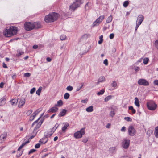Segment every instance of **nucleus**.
<instances>
[{
    "mask_svg": "<svg viewBox=\"0 0 158 158\" xmlns=\"http://www.w3.org/2000/svg\"><path fill=\"white\" fill-rule=\"evenodd\" d=\"M46 60L48 62H50L51 61L52 59L50 57H47Z\"/></svg>",
    "mask_w": 158,
    "mask_h": 158,
    "instance_id": "774afa93",
    "label": "nucleus"
},
{
    "mask_svg": "<svg viewBox=\"0 0 158 158\" xmlns=\"http://www.w3.org/2000/svg\"><path fill=\"white\" fill-rule=\"evenodd\" d=\"M77 3L75 2H74L72 5H70V8L73 10H74L76 8L79 7V6H77Z\"/></svg>",
    "mask_w": 158,
    "mask_h": 158,
    "instance_id": "a211bd4d",
    "label": "nucleus"
},
{
    "mask_svg": "<svg viewBox=\"0 0 158 158\" xmlns=\"http://www.w3.org/2000/svg\"><path fill=\"white\" fill-rule=\"evenodd\" d=\"M25 102V100L24 98H22L20 99L18 104V107L19 108L23 106Z\"/></svg>",
    "mask_w": 158,
    "mask_h": 158,
    "instance_id": "4468645a",
    "label": "nucleus"
},
{
    "mask_svg": "<svg viewBox=\"0 0 158 158\" xmlns=\"http://www.w3.org/2000/svg\"><path fill=\"white\" fill-rule=\"evenodd\" d=\"M40 117H39V118L35 121L32 124L31 127H33L34 125L35 124H36V125L35 127L34 128V130L33 131V133H35V135H36L37 133V131H36L37 130L40 128V127L41 125L43 123V121L41 120L38 122V121L40 119Z\"/></svg>",
    "mask_w": 158,
    "mask_h": 158,
    "instance_id": "7ed1b4c3",
    "label": "nucleus"
},
{
    "mask_svg": "<svg viewBox=\"0 0 158 158\" xmlns=\"http://www.w3.org/2000/svg\"><path fill=\"white\" fill-rule=\"evenodd\" d=\"M58 110V108L56 107H54L50 108L48 111V112L54 113L56 112Z\"/></svg>",
    "mask_w": 158,
    "mask_h": 158,
    "instance_id": "6ab92c4d",
    "label": "nucleus"
},
{
    "mask_svg": "<svg viewBox=\"0 0 158 158\" xmlns=\"http://www.w3.org/2000/svg\"><path fill=\"white\" fill-rule=\"evenodd\" d=\"M70 96L69 94L68 93H65L64 96V98L65 99H68Z\"/></svg>",
    "mask_w": 158,
    "mask_h": 158,
    "instance_id": "f704fd0d",
    "label": "nucleus"
},
{
    "mask_svg": "<svg viewBox=\"0 0 158 158\" xmlns=\"http://www.w3.org/2000/svg\"><path fill=\"white\" fill-rule=\"evenodd\" d=\"M138 84L140 85L148 86L149 85V82L144 79H139L138 81Z\"/></svg>",
    "mask_w": 158,
    "mask_h": 158,
    "instance_id": "1a4fd4ad",
    "label": "nucleus"
},
{
    "mask_svg": "<svg viewBox=\"0 0 158 158\" xmlns=\"http://www.w3.org/2000/svg\"><path fill=\"white\" fill-rule=\"evenodd\" d=\"M7 133L6 132H4L0 136V143L3 142L5 139L6 138Z\"/></svg>",
    "mask_w": 158,
    "mask_h": 158,
    "instance_id": "ddd939ff",
    "label": "nucleus"
},
{
    "mask_svg": "<svg viewBox=\"0 0 158 158\" xmlns=\"http://www.w3.org/2000/svg\"><path fill=\"white\" fill-rule=\"evenodd\" d=\"M42 89V87H39L38 89L36 91V94L38 95H40Z\"/></svg>",
    "mask_w": 158,
    "mask_h": 158,
    "instance_id": "473e14b6",
    "label": "nucleus"
},
{
    "mask_svg": "<svg viewBox=\"0 0 158 158\" xmlns=\"http://www.w3.org/2000/svg\"><path fill=\"white\" fill-rule=\"evenodd\" d=\"M85 134L84 128L81 129L80 131H78L74 134V137L76 138H80L82 137L83 135Z\"/></svg>",
    "mask_w": 158,
    "mask_h": 158,
    "instance_id": "39448f33",
    "label": "nucleus"
},
{
    "mask_svg": "<svg viewBox=\"0 0 158 158\" xmlns=\"http://www.w3.org/2000/svg\"><path fill=\"white\" fill-rule=\"evenodd\" d=\"M134 70L136 72L138 71L139 70V68L138 67H136L135 68Z\"/></svg>",
    "mask_w": 158,
    "mask_h": 158,
    "instance_id": "69168bd1",
    "label": "nucleus"
},
{
    "mask_svg": "<svg viewBox=\"0 0 158 158\" xmlns=\"http://www.w3.org/2000/svg\"><path fill=\"white\" fill-rule=\"evenodd\" d=\"M67 112V110L65 109H64L60 111L59 114H58V116L59 117H60L62 116H64Z\"/></svg>",
    "mask_w": 158,
    "mask_h": 158,
    "instance_id": "dca6fc26",
    "label": "nucleus"
},
{
    "mask_svg": "<svg viewBox=\"0 0 158 158\" xmlns=\"http://www.w3.org/2000/svg\"><path fill=\"white\" fill-rule=\"evenodd\" d=\"M116 148L114 147H113L110 148L109 151L111 153H114L116 151Z\"/></svg>",
    "mask_w": 158,
    "mask_h": 158,
    "instance_id": "7c9ffc66",
    "label": "nucleus"
},
{
    "mask_svg": "<svg viewBox=\"0 0 158 158\" xmlns=\"http://www.w3.org/2000/svg\"><path fill=\"white\" fill-rule=\"evenodd\" d=\"M149 61V59L148 58L146 57L143 59V63L145 64H146Z\"/></svg>",
    "mask_w": 158,
    "mask_h": 158,
    "instance_id": "a19ab883",
    "label": "nucleus"
},
{
    "mask_svg": "<svg viewBox=\"0 0 158 158\" xmlns=\"http://www.w3.org/2000/svg\"><path fill=\"white\" fill-rule=\"evenodd\" d=\"M154 134L155 137L158 138V126L155 128L154 131Z\"/></svg>",
    "mask_w": 158,
    "mask_h": 158,
    "instance_id": "c85d7f7f",
    "label": "nucleus"
},
{
    "mask_svg": "<svg viewBox=\"0 0 158 158\" xmlns=\"http://www.w3.org/2000/svg\"><path fill=\"white\" fill-rule=\"evenodd\" d=\"M144 19V17L142 15H139L138 17L136 23L140 25L143 20Z\"/></svg>",
    "mask_w": 158,
    "mask_h": 158,
    "instance_id": "f8f14e48",
    "label": "nucleus"
},
{
    "mask_svg": "<svg viewBox=\"0 0 158 158\" xmlns=\"http://www.w3.org/2000/svg\"><path fill=\"white\" fill-rule=\"evenodd\" d=\"M36 151L35 149H31L28 152V154H30L32 153L35 152Z\"/></svg>",
    "mask_w": 158,
    "mask_h": 158,
    "instance_id": "603ef678",
    "label": "nucleus"
},
{
    "mask_svg": "<svg viewBox=\"0 0 158 158\" xmlns=\"http://www.w3.org/2000/svg\"><path fill=\"white\" fill-rule=\"evenodd\" d=\"M111 85L112 87H114V88H116L117 85V82L116 81H113Z\"/></svg>",
    "mask_w": 158,
    "mask_h": 158,
    "instance_id": "4c0bfd02",
    "label": "nucleus"
},
{
    "mask_svg": "<svg viewBox=\"0 0 158 158\" xmlns=\"http://www.w3.org/2000/svg\"><path fill=\"white\" fill-rule=\"evenodd\" d=\"M114 34L113 33L111 34L109 36V37L111 39H113L114 38Z\"/></svg>",
    "mask_w": 158,
    "mask_h": 158,
    "instance_id": "6e6d98bb",
    "label": "nucleus"
},
{
    "mask_svg": "<svg viewBox=\"0 0 158 158\" xmlns=\"http://www.w3.org/2000/svg\"><path fill=\"white\" fill-rule=\"evenodd\" d=\"M134 103L136 106L138 107H139L140 106L139 102L137 97H135V98Z\"/></svg>",
    "mask_w": 158,
    "mask_h": 158,
    "instance_id": "5701e85b",
    "label": "nucleus"
},
{
    "mask_svg": "<svg viewBox=\"0 0 158 158\" xmlns=\"http://www.w3.org/2000/svg\"><path fill=\"white\" fill-rule=\"evenodd\" d=\"M59 126V125L58 124H56L54 127H53L52 128V129L53 130V129H54V131H55L56 129L57 128V127H58Z\"/></svg>",
    "mask_w": 158,
    "mask_h": 158,
    "instance_id": "5fc2aeb1",
    "label": "nucleus"
},
{
    "mask_svg": "<svg viewBox=\"0 0 158 158\" xmlns=\"http://www.w3.org/2000/svg\"><path fill=\"white\" fill-rule=\"evenodd\" d=\"M103 35H101L99 37V40L98 41V43L99 44H101L103 42Z\"/></svg>",
    "mask_w": 158,
    "mask_h": 158,
    "instance_id": "2f4dec72",
    "label": "nucleus"
},
{
    "mask_svg": "<svg viewBox=\"0 0 158 158\" xmlns=\"http://www.w3.org/2000/svg\"><path fill=\"white\" fill-rule=\"evenodd\" d=\"M112 96L109 95L106 97L104 99L105 102H106L111 98Z\"/></svg>",
    "mask_w": 158,
    "mask_h": 158,
    "instance_id": "72a5a7b5",
    "label": "nucleus"
},
{
    "mask_svg": "<svg viewBox=\"0 0 158 158\" xmlns=\"http://www.w3.org/2000/svg\"><path fill=\"white\" fill-rule=\"evenodd\" d=\"M18 99H13L10 101L11 104L13 106H15L17 105Z\"/></svg>",
    "mask_w": 158,
    "mask_h": 158,
    "instance_id": "f3484780",
    "label": "nucleus"
},
{
    "mask_svg": "<svg viewBox=\"0 0 158 158\" xmlns=\"http://www.w3.org/2000/svg\"><path fill=\"white\" fill-rule=\"evenodd\" d=\"M124 119L127 121L131 122L132 121V119L130 117H125L124 118Z\"/></svg>",
    "mask_w": 158,
    "mask_h": 158,
    "instance_id": "de8ad7c7",
    "label": "nucleus"
},
{
    "mask_svg": "<svg viewBox=\"0 0 158 158\" xmlns=\"http://www.w3.org/2000/svg\"><path fill=\"white\" fill-rule=\"evenodd\" d=\"M129 4V2L128 1H125L123 4V6L125 7H127Z\"/></svg>",
    "mask_w": 158,
    "mask_h": 158,
    "instance_id": "ea45409f",
    "label": "nucleus"
},
{
    "mask_svg": "<svg viewBox=\"0 0 158 158\" xmlns=\"http://www.w3.org/2000/svg\"><path fill=\"white\" fill-rule=\"evenodd\" d=\"M6 102V99L4 98H2L0 99V106H2Z\"/></svg>",
    "mask_w": 158,
    "mask_h": 158,
    "instance_id": "b1692460",
    "label": "nucleus"
},
{
    "mask_svg": "<svg viewBox=\"0 0 158 158\" xmlns=\"http://www.w3.org/2000/svg\"><path fill=\"white\" fill-rule=\"evenodd\" d=\"M154 84L155 85H158V80H155L154 81Z\"/></svg>",
    "mask_w": 158,
    "mask_h": 158,
    "instance_id": "680f3d73",
    "label": "nucleus"
},
{
    "mask_svg": "<svg viewBox=\"0 0 158 158\" xmlns=\"http://www.w3.org/2000/svg\"><path fill=\"white\" fill-rule=\"evenodd\" d=\"M115 114L114 111V110H112L110 113V115L111 117L113 118L114 115Z\"/></svg>",
    "mask_w": 158,
    "mask_h": 158,
    "instance_id": "a18cd8bd",
    "label": "nucleus"
},
{
    "mask_svg": "<svg viewBox=\"0 0 158 158\" xmlns=\"http://www.w3.org/2000/svg\"><path fill=\"white\" fill-rule=\"evenodd\" d=\"M130 140L128 139H125L123 141L122 145L124 148L127 149L128 148Z\"/></svg>",
    "mask_w": 158,
    "mask_h": 158,
    "instance_id": "9d476101",
    "label": "nucleus"
},
{
    "mask_svg": "<svg viewBox=\"0 0 158 158\" xmlns=\"http://www.w3.org/2000/svg\"><path fill=\"white\" fill-rule=\"evenodd\" d=\"M112 20V17L110 15L108 17L107 20L106 22L107 23H109L111 22Z\"/></svg>",
    "mask_w": 158,
    "mask_h": 158,
    "instance_id": "c9c22d12",
    "label": "nucleus"
},
{
    "mask_svg": "<svg viewBox=\"0 0 158 158\" xmlns=\"http://www.w3.org/2000/svg\"><path fill=\"white\" fill-rule=\"evenodd\" d=\"M66 38V36L65 35H62L60 37V39L61 40H65Z\"/></svg>",
    "mask_w": 158,
    "mask_h": 158,
    "instance_id": "37998d69",
    "label": "nucleus"
},
{
    "mask_svg": "<svg viewBox=\"0 0 158 158\" xmlns=\"http://www.w3.org/2000/svg\"><path fill=\"white\" fill-rule=\"evenodd\" d=\"M91 6L92 4L90 3L89 2L87 3L85 6V10H87L90 9Z\"/></svg>",
    "mask_w": 158,
    "mask_h": 158,
    "instance_id": "4be33fe9",
    "label": "nucleus"
},
{
    "mask_svg": "<svg viewBox=\"0 0 158 158\" xmlns=\"http://www.w3.org/2000/svg\"><path fill=\"white\" fill-rule=\"evenodd\" d=\"M104 15H102L98 18L93 23V26H95L98 25L104 19Z\"/></svg>",
    "mask_w": 158,
    "mask_h": 158,
    "instance_id": "6e6552de",
    "label": "nucleus"
},
{
    "mask_svg": "<svg viewBox=\"0 0 158 158\" xmlns=\"http://www.w3.org/2000/svg\"><path fill=\"white\" fill-rule=\"evenodd\" d=\"M36 89L34 87L32 88L30 90V94H33L35 91Z\"/></svg>",
    "mask_w": 158,
    "mask_h": 158,
    "instance_id": "3c124183",
    "label": "nucleus"
},
{
    "mask_svg": "<svg viewBox=\"0 0 158 158\" xmlns=\"http://www.w3.org/2000/svg\"><path fill=\"white\" fill-rule=\"evenodd\" d=\"M55 131H54V129L53 130L52 128L50 131V133L49 134V132H48L47 134L48 135H49L48 136L50 137L52 135V134Z\"/></svg>",
    "mask_w": 158,
    "mask_h": 158,
    "instance_id": "58836bf2",
    "label": "nucleus"
},
{
    "mask_svg": "<svg viewBox=\"0 0 158 158\" xmlns=\"http://www.w3.org/2000/svg\"><path fill=\"white\" fill-rule=\"evenodd\" d=\"M105 92V91L103 89H102V90H101L100 92H98L97 94L98 95H102L103 93H104V92Z\"/></svg>",
    "mask_w": 158,
    "mask_h": 158,
    "instance_id": "c03bdc74",
    "label": "nucleus"
},
{
    "mask_svg": "<svg viewBox=\"0 0 158 158\" xmlns=\"http://www.w3.org/2000/svg\"><path fill=\"white\" fill-rule=\"evenodd\" d=\"M24 26L26 31H31L34 29L33 23L26 22L24 23Z\"/></svg>",
    "mask_w": 158,
    "mask_h": 158,
    "instance_id": "20e7f679",
    "label": "nucleus"
},
{
    "mask_svg": "<svg viewBox=\"0 0 158 158\" xmlns=\"http://www.w3.org/2000/svg\"><path fill=\"white\" fill-rule=\"evenodd\" d=\"M31 75V74L29 73H27L24 74V76L25 77H29Z\"/></svg>",
    "mask_w": 158,
    "mask_h": 158,
    "instance_id": "49530a36",
    "label": "nucleus"
},
{
    "mask_svg": "<svg viewBox=\"0 0 158 158\" xmlns=\"http://www.w3.org/2000/svg\"><path fill=\"white\" fill-rule=\"evenodd\" d=\"M86 110L87 112H89L93 111V106H90L87 107V108H86Z\"/></svg>",
    "mask_w": 158,
    "mask_h": 158,
    "instance_id": "bb28decb",
    "label": "nucleus"
},
{
    "mask_svg": "<svg viewBox=\"0 0 158 158\" xmlns=\"http://www.w3.org/2000/svg\"><path fill=\"white\" fill-rule=\"evenodd\" d=\"M32 112V110L31 109L30 110L27 112L26 114L27 116H29L31 114Z\"/></svg>",
    "mask_w": 158,
    "mask_h": 158,
    "instance_id": "8fccbe9b",
    "label": "nucleus"
},
{
    "mask_svg": "<svg viewBox=\"0 0 158 158\" xmlns=\"http://www.w3.org/2000/svg\"><path fill=\"white\" fill-rule=\"evenodd\" d=\"M88 140V139L87 138H85L82 140V142L84 143H86Z\"/></svg>",
    "mask_w": 158,
    "mask_h": 158,
    "instance_id": "13d9d810",
    "label": "nucleus"
},
{
    "mask_svg": "<svg viewBox=\"0 0 158 158\" xmlns=\"http://www.w3.org/2000/svg\"><path fill=\"white\" fill-rule=\"evenodd\" d=\"M147 106L150 110H154L156 108L157 105L153 102H151L147 103Z\"/></svg>",
    "mask_w": 158,
    "mask_h": 158,
    "instance_id": "423d86ee",
    "label": "nucleus"
},
{
    "mask_svg": "<svg viewBox=\"0 0 158 158\" xmlns=\"http://www.w3.org/2000/svg\"><path fill=\"white\" fill-rule=\"evenodd\" d=\"M33 28L38 29L41 27V24L40 22L33 23Z\"/></svg>",
    "mask_w": 158,
    "mask_h": 158,
    "instance_id": "2eb2a0df",
    "label": "nucleus"
},
{
    "mask_svg": "<svg viewBox=\"0 0 158 158\" xmlns=\"http://www.w3.org/2000/svg\"><path fill=\"white\" fill-rule=\"evenodd\" d=\"M39 112L40 111H39L38 110H37L33 113V114H35L37 115L39 113Z\"/></svg>",
    "mask_w": 158,
    "mask_h": 158,
    "instance_id": "0e129e2a",
    "label": "nucleus"
},
{
    "mask_svg": "<svg viewBox=\"0 0 158 158\" xmlns=\"http://www.w3.org/2000/svg\"><path fill=\"white\" fill-rule=\"evenodd\" d=\"M49 135L48 134H45V137L41 139L39 142L45 144V143L48 140V136Z\"/></svg>",
    "mask_w": 158,
    "mask_h": 158,
    "instance_id": "9b49d317",
    "label": "nucleus"
},
{
    "mask_svg": "<svg viewBox=\"0 0 158 158\" xmlns=\"http://www.w3.org/2000/svg\"><path fill=\"white\" fill-rule=\"evenodd\" d=\"M129 110H131L133 114H135L136 112V110L133 108V107L132 106H130L129 107Z\"/></svg>",
    "mask_w": 158,
    "mask_h": 158,
    "instance_id": "c756f323",
    "label": "nucleus"
},
{
    "mask_svg": "<svg viewBox=\"0 0 158 158\" xmlns=\"http://www.w3.org/2000/svg\"><path fill=\"white\" fill-rule=\"evenodd\" d=\"M140 25V24H138L137 23H136V25L135 28V32L136 31L138 27H139V26Z\"/></svg>",
    "mask_w": 158,
    "mask_h": 158,
    "instance_id": "bf43d9fd",
    "label": "nucleus"
},
{
    "mask_svg": "<svg viewBox=\"0 0 158 158\" xmlns=\"http://www.w3.org/2000/svg\"><path fill=\"white\" fill-rule=\"evenodd\" d=\"M29 142V141L28 140L27 141L23 143L22 144L20 145L18 148V151H19L21 148H22L26 144L28 143Z\"/></svg>",
    "mask_w": 158,
    "mask_h": 158,
    "instance_id": "393cba45",
    "label": "nucleus"
},
{
    "mask_svg": "<svg viewBox=\"0 0 158 158\" xmlns=\"http://www.w3.org/2000/svg\"><path fill=\"white\" fill-rule=\"evenodd\" d=\"M38 47V46L37 45H34L33 46V48L34 49L37 48Z\"/></svg>",
    "mask_w": 158,
    "mask_h": 158,
    "instance_id": "338daca9",
    "label": "nucleus"
},
{
    "mask_svg": "<svg viewBox=\"0 0 158 158\" xmlns=\"http://www.w3.org/2000/svg\"><path fill=\"white\" fill-rule=\"evenodd\" d=\"M88 100L87 99H86L84 100H81V102L83 103H87Z\"/></svg>",
    "mask_w": 158,
    "mask_h": 158,
    "instance_id": "052dcab7",
    "label": "nucleus"
},
{
    "mask_svg": "<svg viewBox=\"0 0 158 158\" xmlns=\"http://www.w3.org/2000/svg\"><path fill=\"white\" fill-rule=\"evenodd\" d=\"M105 81V78L104 76H101L98 79L97 84L98 85L100 82H102Z\"/></svg>",
    "mask_w": 158,
    "mask_h": 158,
    "instance_id": "aec40b11",
    "label": "nucleus"
},
{
    "mask_svg": "<svg viewBox=\"0 0 158 158\" xmlns=\"http://www.w3.org/2000/svg\"><path fill=\"white\" fill-rule=\"evenodd\" d=\"M23 151H21L20 152H18L16 155V157H17L18 158V157H19L20 156H21L23 153Z\"/></svg>",
    "mask_w": 158,
    "mask_h": 158,
    "instance_id": "09e8293b",
    "label": "nucleus"
},
{
    "mask_svg": "<svg viewBox=\"0 0 158 158\" xmlns=\"http://www.w3.org/2000/svg\"><path fill=\"white\" fill-rule=\"evenodd\" d=\"M103 63L105 64V65L107 66L108 65V60L107 59H106L103 61Z\"/></svg>",
    "mask_w": 158,
    "mask_h": 158,
    "instance_id": "864d4df0",
    "label": "nucleus"
},
{
    "mask_svg": "<svg viewBox=\"0 0 158 158\" xmlns=\"http://www.w3.org/2000/svg\"><path fill=\"white\" fill-rule=\"evenodd\" d=\"M126 127L123 126V127H122V128L121 129V131H122L124 132L126 131Z\"/></svg>",
    "mask_w": 158,
    "mask_h": 158,
    "instance_id": "e2e57ef3",
    "label": "nucleus"
},
{
    "mask_svg": "<svg viewBox=\"0 0 158 158\" xmlns=\"http://www.w3.org/2000/svg\"><path fill=\"white\" fill-rule=\"evenodd\" d=\"M24 52L20 51L19 50H18L17 51V53L16 54V56L18 57L20 56L21 55L23 54Z\"/></svg>",
    "mask_w": 158,
    "mask_h": 158,
    "instance_id": "cd10ccee",
    "label": "nucleus"
},
{
    "mask_svg": "<svg viewBox=\"0 0 158 158\" xmlns=\"http://www.w3.org/2000/svg\"><path fill=\"white\" fill-rule=\"evenodd\" d=\"M63 124L64 126L62 127V131L64 132L66 131L67 127L69 126V124L67 122L64 123Z\"/></svg>",
    "mask_w": 158,
    "mask_h": 158,
    "instance_id": "412c9836",
    "label": "nucleus"
},
{
    "mask_svg": "<svg viewBox=\"0 0 158 158\" xmlns=\"http://www.w3.org/2000/svg\"><path fill=\"white\" fill-rule=\"evenodd\" d=\"M40 143L36 144L35 145V148H38L40 147Z\"/></svg>",
    "mask_w": 158,
    "mask_h": 158,
    "instance_id": "4d7b16f0",
    "label": "nucleus"
},
{
    "mask_svg": "<svg viewBox=\"0 0 158 158\" xmlns=\"http://www.w3.org/2000/svg\"><path fill=\"white\" fill-rule=\"evenodd\" d=\"M63 104V103L62 101L60 100L57 101V103L55 105V106H61Z\"/></svg>",
    "mask_w": 158,
    "mask_h": 158,
    "instance_id": "a878e982",
    "label": "nucleus"
},
{
    "mask_svg": "<svg viewBox=\"0 0 158 158\" xmlns=\"http://www.w3.org/2000/svg\"><path fill=\"white\" fill-rule=\"evenodd\" d=\"M17 32V27L12 26L8 29H6L3 31V34L6 37H10L16 34Z\"/></svg>",
    "mask_w": 158,
    "mask_h": 158,
    "instance_id": "f257e3e1",
    "label": "nucleus"
},
{
    "mask_svg": "<svg viewBox=\"0 0 158 158\" xmlns=\"http://www.w3.org/2000/svg\"><path fill=\"white\" fill-rule=\"evenodd\" d=\"M58 17V14L56 13L52 12L45 16L44 20L46 23L53 22L56 20Z\"/></svg>",
    "mask_w": 158,
    "mask_h": 158,
    "instance_id": "f03ea898",
    "label": "nucleus"
},
{
    "mask_svg": "<svg viewBox=\"0 0 158 158\" xmlns=\"http://www.w3.org/2000/svg\"><path fill=\"white\" fill-rule=\"evenodd\" d=\"M128 132L130 135L133 136L136 134V130L133 126H130L128 128Z\"/></svg>",
    "mask_w": 158,
    "mask_h": 158,
    "instance_id": "0eeeda50",
    "label": "nucleus"
},
{
    "mask_svg": "<svg viewBox=\"0 0 158 158\" xmlns=\"http://www.w3.org/2000/svg\"><path fill=\"white\" fill-rule=\"evenodd\" d=\"M73 87L70 85H69V86H68L66 88V89L68 91H71L72 90H73Z\"/></svg>",
    "mask_w": 158,
    "mask_h": 158,
    "instance_id": "79ce46f5",
    "label": "nucleus"
},
{
    "mask_svg": "<svg viewBox=\"0 0 158 158\" xmlns=\"http://www.w3.org/2000/svg\"><path fill=\"white\" fill-rule=\"evenodd\" d=\"M75 2L78 5L77 6H80L82 4V0H76Z\"/></svg>",
    "mask_w": 158,
    "mask_h": 158,
    "instance_id": "e433bc0d",
    "label": "nucleus"
}]
</instances>
